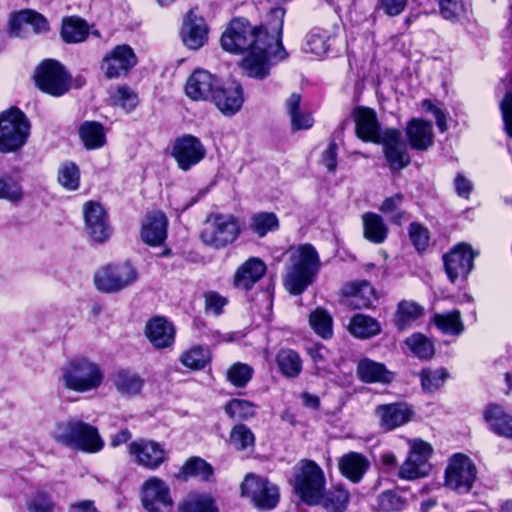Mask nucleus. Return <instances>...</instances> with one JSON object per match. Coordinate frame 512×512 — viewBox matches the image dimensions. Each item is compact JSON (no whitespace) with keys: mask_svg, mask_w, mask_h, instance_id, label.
Returning a JSON list of instances; mask_svg holds the SVG:
<instances>
[{"mask_svg":"<svg viewBox=\"0 0 512 512\" xmlns=\"http://www.w3.org/2000/svg\"><path fill=\"white\" fill-rule=\"evenodd\" d=\"M285 10L275 7L270 11L271 20L265 27H253L246 19H233L223 32L222 48L233 54L247 52L241 66L247 76L264 79L271 66L287 57L281 36Z\"/></svg>","mask_w":512,"mask_h":512,"instance_id":"f257e3e1","label":"nucleus"},{"mask_svg":"<svg viewBox=\"0 0 512 512\" xmlns=\"http://www.w3.org/2000/svg\"><path fill=\"white\" fill-rule=\"evenodd\" d=\"M321 268V260L315 247L300 244L288 250L283 284L293 295L301 294L316 279Z\"/></svg>","mask_w":512,"mask_h":512,"instance_id":"f03ea898","label":"nucleus"},{"mask_svg":"<svg viewBox=\"0 0 512 512\" xmlns=\"http://www.w3.org/2000/svg\"><path fill=\"white\" fill-rule=\"evenodd\" d=\"M104 381V371L99 363L86 357L75 356L61 367L58 383L64 389L77 393L97 390Z\"/></svg>","mask_w":512,"mask_h":512,"instance_id":"7ed1b4c3","label":"nucleus"},{"mask_svg":"<svg viewBox=\"0 0 512 512\" xmlns=\"http://www.w3.org/2000/svg\"><path fill=\"white\" fill-rule=\"evenodd\" d=\"M52 435L58 443L87 453L98 452L104 446L97 428L77 418L58 422Z\"/></svg>","mask_w":512,"mask_h":512,"instance_id":"20e7f679","label":"nucleus"},{"mask_svg":"<svg viewBox=\"0 0 512 512\" xmlns=\"http://www.w3.org/2000/svg\"><path fill=\"white\" fill-rule=\"evenodd\" d=\"M241 234V224L233 214L208 215L200 232V240L212 249L220 250L233 244Z\"/></svg>","mask_w":512,"mask_h":512,"instance_id":"39448f33","label":"nucleus"},{"mask_svg":"<svg viewBox=\"0 0 512 512\" xmlns=\"http://www.w3.org/2000/svg\"><path fill=\"white\" fill-rule=\"evenodd\" d=\"M291 483L299 498L309 504H318L326 486L322 468L309 459L300 460L293 468Z\"/></svg>","mask_w":512,"mask_h":512,"instance_id":"423d86ee","label":"nucleus"},{"mask_svg":"<svg viewBox=\"0 0 512 512\" xmlns=\"http://www.w3.org/2000/svg\"><path fill=\"white\" fill-rule=\"evenodd\" d=\"M30 122L18 108L0 114V152L9 153L25 145L30 135Z\"/></svg>","mask_w":512,"mask_h":512,"instance_id":"0eeeda50","label":"nucleus"},{"mask_svg":"<svg viewBox=\"0 0 512 512\" xmlns=\"http://www.w3.org/2000/svg\"><path fill=\"white\" fill-rule=\"evenodd\" d=\"M136 267L128 261L111 263L99 268L94 274V284L98 291L112 294L120 292L138 280Z\"/></svg>","mask_w":512,"mask_h":512,"instance_id":"6e6552de","label":"nucleus"},{"mask_svg":"<svg viewBox=\"0 0 512 512\" xmlns=\"http://www.w3.org/2000/svg\"><path fill=\"white\" fill-rule=\"evenodd\" d=\"M476 465L470 457L462 453L452 455L445 469V487L460 494L468 493L476 480Z\"/></svg>","mask_w":512,"mask_h":512,"instance_id":"1a4fd4ad","label":"nucleus"},{"mask_svg":"<svg viewBox=\"0 0 512 512\" xmlns=\"http://www.w3.org/2000/svg\"><path fill=\"white\" fill-rule=\"evenodd\" d=\"M35 82L41 91L59 97L69 91L71 76L62 64L49 59L38 66L35 73Z\"/></svg>","mask_w":512,"mask_h":512,"instance_id":"9d476101","label":"nucleus"},{"mask_svg":"<svg viewBox=\"0 0 512 512\" xmlns=\"http://www.w3.org/2000/svg\"><path fill=\"white\" fill-rule=\"evenodd\" d=\"M242 496L248 497L252 503L263 510L273 509L279 501V489L267 478L249 473L241 484Z\"/></svg>","mask_w":512,"mask_h":512,"instance_id":"9b49d317","label":"nucleus"},{"mask_svg":"<svg viewBox=\"0 0 512 512\" xmlns=\"http://www.w3.org/2000/svg\"><path fill=\"white\" fill-rule=\"evenodd\" d=\"M128 453L135 464L152 471L166 463L169 457L164 444L143 438L131 442Z\"/></svg>","mask_w":512,"mask_h":512,"instance_id":"f8f14e48","label":"nucleus"},{"mask_svg":"<svg viewBox=\"0 0 512 512\" xmlns=\"http://www.w3.org/2000/svg\"><path fill=\"white\" fill-rule=\"evenodd\" d=\"M136 64L134 50L127 44H121L105 54L100 67L106 78L116 79L127 75Z\"/></svg>","mask_w":512,"mask_h":512,"instance_id":"ddd939ff","label":"nucleus"},{"mask_svg":"<svg viewBox=\"0 0 512 512\" xmlns=\"http://www.w3.org/2000/svg\"><path fill=\"white\" fill-rule=\"evenodd\" d=\"M476 253L465 243L455 245L444 254L443 262L448 279L451 283L464 280L473 268Z\"/></svg>","mask_w":512,"mask_h":512,"instance_id":"4468645a","label":"nucleus"},{"mask_svg":"<svg viewBox=\"0 0 512 512\" xmlns=\"http://www.w3.org/2000/svg\"><path fill=\"white\" fill-rule=\"evenodd\" d=\"M83 216L85 231L94 242L103 243L110 238L112 228L107 213L100 203L86 202L83 206Z\"/></svg>","mask_w":512,"mask_h":512,"instance_id":"2eb2a0df","label":"nucleus"},{"mask_svg":"<svg viewBox=\"0 0 512 512\" xmlns=\"http://www.w3.org/2000/svg\"><path fill=\"white\" fill-rule=\"evenodd\" d=\"M141 501L148 512H164L172 506L170 489L164 480L149 477L141 488Z\"/></svg>","mask_w":512,"mask_h":512,"instance_id":"dca6fc26","label":"nucleus"},{"mask_svg":"<svg viewBox=\"0 0 512 512\" xmlns=\"http://www.w3.org/2000/svg\"><path fill=\"white\" fill-rule=\"evenodd\" d=\"M378 144L383 145V152L391 169L400 170L410 164L407 146L398 129L388 128L384 130Z\"/></svg>","mask_w":512,"mask_h":512,"instance_id":"f3484780","label":"nucleus"},{"mask_svg":"<svg viewBox=\"0 0 512 512\" xmlns=\"http://www.w3.org/2000/svg\"><path fill=\"white\" fill-rule=\"evenodd\" d=\"M172 155L179 168L187 171L204 159L206 149L197 137L187 134L175 140Z\"/></svg>","mask_w":512,"mask_h":512,"instance_id":"a211bd4d","label":"nucleus"},{"mask_svg":"<svg viewBox=\"0 0 512 512\" xmlns=\"http://www.w3.org/2000/svg\"><path fill=\"white\" fill-rule=\"evenodd\" d=\"M208 34L209 28L204 18L190 10L183 20L180 32L184 45L189 49L198 50L207 42Z\"/></svg>","mask_w":512,"mask_h":512,"instance_id":"6ab92c4d","label":"nucleus"},{"mask_svg":"<svg viewBox=\"0 0 512 512\" xmlns=\"http://www.w3.org/2000/svg\"><path fill=\"white\" fill-rule=\"evenodd\" d=\"M211 99L222 114L233 116L240 111L244 102L242 86L238 82L217 86Z\"/></svg>","mask_w":512,"mask_h":512,"instance_id":"aec40b11","label":"nucleus"},{"mask_svg":"<svg viewBox=\"0 0 512 512\" xmlns=\"http://www.w3.org/2000/svg\"><path fill=\"white\" fill-rule=\"evenodd\" d=\"M218 86L217 78L205 69H196L187 79L186 95L194 101H205L212 98Z\"/></svg>","mask_w":512,"mask_h":512,"instance_id":"412c9836","label":"nucleus"},{"mask_svg":"<svg viewBox=\"0 0 512 512\" xmlns=\"http://www.w3.org/2000/svg\"><path fill=\"white\" fill-rule=\"evenodd\" d=\"M352 116L357 137L365 142L379 143L382 133L375 111L367 107H357Z\"/></svg>","mask_w":512,"mask_h":512,"instance_id":"4be33fe9","label":"nucleus"},{"mask_svg":"<svg viewBox=\"0 0 512 512\" xmlns=\"http://www.w3.org/2000/svg\"><path fill=\"white\" fill-rule=\"evenodd\" d=\"M380 427L385 431H391L408 423L413 416L412 409L404 403H391L379 405L375 409Z\"/></svg>","mask_w":512,"mask_h":512,"instance_id":"5701e85b","label":"nucleus"},{"mask_svg":"<svg viewBox=\"0 0 512 512\" xmlns=\"http://www.w3.org/2000/svg\"><path fill=\"white\" fill-rule=\"evenodd\" d=\"M168 219L161 211L146 214L142 222L141 238L150 246L161 245L167 237Z\"/></svg>","mask_w":512,"mask_h":512,"instance_id":"b1692460","label":"nucleus"},{"mask_svg":"<svg viewBox=\"0 0 512 512\" xmlns=\"http://www.w3.org/2000/svg\"><path fill=\"white\" fill-rule=\"evenodd\" d=\"M145 336L156 349L169 348L175 340V328L166 318L154 317L145 326Z\"/></svg>","mask_w":512,"mask_h":512,"instance_id":"393cba45","label":"nucleus"},{"mask_svg":"<svg viewBox=\"0 0 512 512\" xmlns=\"http://www.w3.org/2000/svg\"><path fill=\"white\" fill-rule=\"evenodd\" d=\"M9 26L11 34L17 37H23L28 26H31L35 33H44L49 29L47 20L33 10L14 13L10 18Z\"/></svg>","mask_w":512,"mask_h":512,"instance_id":"a878e982","label":"nucleus"},{"mask_svg":"<svg viewBox=\"0 0 512 512\" xmlns=\"http://www.w3.org/2000/svg\"><path fill=\"white\" fill-rule=\"evenodd\" d=\"M265 273V263L260 258L251 257L237 268L233 278L234 286L241 290H250Z\"/></svg>","mask_w":512,"mask_h":512,"instance_id":"bb28decb","label":"nucleus"},{"mask_svg":"<svg viewBox=\"0 0 512 512\" xmlns=\"http://www.w3.org/2000/svg\"><path fill=\"white\" fill-rule=\"evenodd\" d=\"M341 475L352 483H359L370 468L368 458L359 452H348L338 460Z\"/></svg>","mask_w":512,"mask_h":512,"instance_id":"cd10ccee","label":"nucleus"},{"mask_svg":"<svg viewBox=\"0 0 512 512\" xmlns=\"http://www.w3.org/2000/svg\"><path fill=\"white\" fill-rule=\"evenodd\" d=\"M356 374L363 383L388 384L394 379V373L386 368L382 363L369 358H363L358 361Z\"/></svg>","mask_w":512,"mask_h":512,"instance_id":"c85d7f7f","label":"nucleus"},{"mask_svg":"<svg viewBox=\"0 0 512 512\" xmlns=\"http://www.w3.org/2000/svg\"><path fill=\"white\" fill-rule=\"evenodd\" d=\"M406 134L413 149L427 150L434 142L432 124L422 119H412L406 127Z\"/></svg>","mask_w":512,"mask_h":512,"instance_id":"c756f323","label":"nucleus"},{"mask_svg":"<svg viewBox=\"0 0 512 512\" xmlns=\"http://www.w3.org/2000/svg\"><path fill=\"white\" fill-rule=\"evenodd\" d=\"M344 296L345 304L353 309L368 308L376 299L375 290L367 281L346 286Z\"/></svg>","mask_w":512,"mask_h":512,"instance_id":"7c9ffc66","label":"nucleus"},{"mask_svg":"<svg viewBox=\"0 0 512 512\" xmlns=\"http://www.w3.org/2000/svg\"><path fill=\"white\" fill-rule=\"evenodd\" d=\"M490 429L496 434L512 438V415L497 404L490 405L484 414Z\"/></svg>","mask_w":512,"mask_h":512,"instance_id":"2f4dec72","label":"nucleus"},{"mask_svg":"<svg viewBox=\"0 0 512 512\" xmlns=\"http://www.w3.org/2000/svg\"><path fill=\"white\" fill-rule=\"evenodd\" d=\"M409 454L408 459L414 460L418 465V472L424 473L426 476L431 471L429 459L433 453L432 446L422 439L415 438L408 440Z\"/></svg>","mask_w":512,"mask_h":512,"instance_id":"473e14b6","label":"nucleus"},{"mask_svg":"<svg viewBox=\"0 0 512 512\" xmlns=\"http://www.w3.org/2000/svg\"><path fill=\"white\" fill-rule=\"evenodd\" d=\"M20 176L11 173L0 174V200L18 204L24 199Z\"/></svg>","mask_w":512,"mask_h":512,"instance_id":"72a5a7b5","label":"nucleus"},{"mask_svg":"<svg viewBox=\"0 0 512 512\" xmlns=\"http://www.w3.org/2000/svg\"><path fill=\"white\" fill-rule=\"evenodd\" d=\"M350 495L343 486H333L323 491L317 505H321L328 512H343L348 506Z\"/></svg>","mask_w":512,"mask_h":512,"instance_id":"f704fd0d","label":"nucleus"},{"mask_svg":"<svg viewBox=\"0 0 512 512\" xmlns=\"http://www.w3.org/2000/svg\"><path fill=\"white\" fill-rule=\"evenodd\" d=\"M431 322L446 335L458 336L464 331V324L459 310L435 313Z\"/></svg>","mask_w":512,"mask_h":512,"instance_id":"c9c22d12","label":"nucleus"},{"mask_svg":"<svg viewBox=\"0 0 512 512\" xmlns=\"http://www.w3.org/2000/svg\"><path fill=\"white\" fill-rule=\"evenodd\" d=\"M301 96L292 93L286 100V109L290 116L293 130H305L313 126L314 120L310 113L300 109Z\"/></svg>","mask_w":512,"mask_h":512,"instance_id":"e433bc0d","label":"nucleus"},{"mask_svg":"<svg viewBox=\"0 0 512 512\" xmlns=\"http://www.w3.org/2000/svg\"><path fill=\"white\" fill-rule=\"evenodd\" d=\"M79 136L89 150L101 148L106 143L104 127L95 121L84 122L79 128Z\"/></svg>","mask_w":512,"mask_h":512,"instance_id":"4c0bfd02","label":"nucleus"},{"mask_svg":"<svg viewBox=\"0 0 512 512\" xmlns=\"http://www.w3.org/2000/svg\"><path fill=\"white\" fill-rule=\"evenodd\" d=\"M364 237L374 243L380 244L385 241L388 235V229L381 218L375 213H365L362 216Z\"/></svg>","mask_w":512,"mask_h":512,"instance_id":"58836bf2","label":"nucleus"},{"mask_svg":"<svg viewBox=\"0 0 512 512\" xmlns=\"http://www.w3.org/2000/svg\"><path fill=\"white\" fill-rule=\"evenodd\" d=\"M144 380L136 373L129 370H120L114 376V385L117 391L127 397L140 393Z\"/></svg>","mask_w":512,"mask_h":512,"instance_id":"ea45409f","label":"nucleus"},{"mask_svg":"<svg viewBox=\"0 0 512 512\" xmlns=\"http://www.w3.org/2000/svg\"><path fill=\"white\" fill-rule=\"evenodd\" d=\"M424 312V308L413 301H401L398 304L394 323L398 330H405L419 319Z\"/></svg>","mask_w":512,"mask_h":512,"instance_id":"a19ab883","label":"nucleus"},{"mask_svg":"<svg viewBox=\"0 0 512 512\" xmlns=\"http://www.w3.org/2000/svg\"><path fill=\"white\" fill-rule=\"evenodd\" d=\"M89 34V27L85 21L77 17H69L63 20L61 36L69 44L85 41Z\"/></svg>","mask_w":512,"mask_h":512,"instance_id":"79ce46f5","label":"nucleus"},{"mask_svg":"<svg viewBox=\"0 0 512 512\" xmlns=\"http://www.w3.org/2000/svg\"><path fill=\"white\" fill-rule=\"evenodd\" d=\"M276 363L280 372L288 378H295L302 371V360L292 349L280 350L276 355Z\"/></svg>","mask_w":512,"mask_h":512,"instance_id":"37998d69","label":"nucleus"},{"mask_svg":"<svg viewBox=\"0 0 512 512\" xmlns=\"http://www.w3.org/2000/svg\"><path fill=\"white\" fill-rule=\"evenodd\" d=\"M349 330L355 337L367 339L379 334L381 328L377 320L363 314H356L350 321Z\"/></svg>","mask_w":512,"mask_h":512,"instance_id":"c03bdc74","label":"nucleus"},{"mask_svg":"<svg viewBox=\"0 0 512 512\" xmlns=\"http://www.w3.org/2000/svg\"><path fill=\"white\" fill-rule=\"evenodd\" d=\"M25 504L29 512H58L60 509L52 496L43 489H37L26 499Z\"/></svg>","mask_w":512,"mask_h":512,"instance_id":"a18cd8bd","label":"nucleus"},{"mask_svg":"<svg viewBox=\"0 0 512 512\" xmlns=\"http://www.w3.org/2000/svg\"><path fill=\"white\" fill-rule=\"evenodd\" d=\"M331 47V35L325 30H313L307 36L305 51L323 57Z\"/></svg>","mask_w":512,"mask_h":512,"instance_id":"49530a36","label":"nucleus"},{"mask_svg":"<svg viewBox=\"0 0 512 512\" xmlns=\"http://www.w3.org/2000/svg\"><path fill=\"white\" fill-rule=\"evenodd\" d=\"M258 406L245 399H231L224 407L226 414L232 419L248 420L257 413Z\"/></svg>","mask_w":512,"mask_h":512,"instance_id":"de8ad7c7","label":"nucleus"},{"mask_svg":"<svg viewBox=\"0 0 512 512\" xmlns=\"http://www.w3.org/2000/svg\"><path fill=\"white\" fill-rule=\"evenodd\" d=\"M409 351L420 359H429L434 355L433 342L422 333H414L405 340Z\"/></svg>","mask_w":512,"mask_h":512,"instance_id":"09e8293b","label":"nucleus"},{"mask_svg":"<svg viewBox=\"0 0 512 512\" xmlns=\"http://www.w3.org/2000/svg\"><path fill=\"white\" fill-rule=\"evenodd\" d=\"M279 220L272 212H259L252 216L250 228L259 237H264L268 232L278 229Z\"/></svg>","mask_w":512,"mask_h":512,"instance_id":"8fccbe9b","label":"nucleus"},{"mask_svg":"<svg viewBox=\"0 0 512 512\" xmlns=\"http://www.w3.org/2000/svg\"><path fill=\"white\" fill-rule=\"evenodd\" d=\"M253 374L254 369L250 365L237 362L228 368L226 372V378L227 381L234 387L243 388L252 379Z\"/></svg>","mask_w":512,"mask_h":512,"instance_id":"3c124183","label":"nucleus"},{"mask_svg":"<svg viewBox=\"0 0 512 512\" xmlns=\"http://www.w3.org/2000/svg\"><path fill=\"white\" fill-rule=\"evenodd\" d=\"M309 324L316 334L324 339L332 336V317L322 309H315L309 317Z\"/></svg>","mask_w":512,"mask_h":512,"instance_id":"603ef678","label":"nucleus"},{"mask_svg":"<svg viewBox=\"0 0 512 512\" xmlns=\"http://www.w3.org/2000/svg\"><path fill=\"white\" fill-rule=\"evenodd\" d=\"M209 360V351L200 346L192 347L180 356V362L185 367L193 370L203 369Z\"/></svg>","mask_w":512,"mask_h":512,"instance_id":"864d4df0","label":"nucleus"},{"mask_svg":"<svg viewBox=\"0 0 512 512\" xmlns=\"http://www.w3.org/2000/svg\"><path fill=\"white\" fill-rule=\"evenodd\" d=\"M229 441L236 450H246L254 447L255 436L248 426L237 424L230 432Z\"/></svg>","mask_w":512,"mask_h":512,"instance_id":"5fc2aeb1","label":"nucleus"},{"mask_svg":"<svg viewBox=\"0 0 512 512\" xmlns=\"http://www.w3.org/2000/svg\"><path fill=\"white\" fill-rule=\"evenodd\" d=\"M58 182L68 191H75L80 184V171L73 162L63 163L58 170Z\"/></svg>","mask_w":512,"mask_h":512,"instance_id":"6e6d98bb","label":"nucleus"},{"mask_svg":"<svg viewBox=\"0 0 512 512\" xmlns=\"http://www.w3.org/2000/svg\"><path fill=\"white\" fill-rule=\"evenodd\" d=\"M114 106L120 107L126 112L132 111L138 104L137 95L127 86H119L111 95Z\"/></svg>","mask_w":512,"mask_h":512,"instance_id":"4d7b16f0","label":"nucleus"},{"mask_svg":"<svg viewBox=\"0 0 512 512\" xmlns=\"http://www.w3.org/2000/svg\"><path fill=\"white\" fill-rule=\"evenodd\" d=\"M212 473L213 469L210 464L199 457L190 458L182 467V474L185 477L196 476L208 480Z\"/></svg>","mask_w":512,"mask_h":512,"instance_id":"13d9d810","label":"nucleus"},{"mask_svg":"<svg viewBox=\"0 0 512 512\" xmlns=\"http://www.w3.org/2000/svg\"><path fill=\"white\" fill-rule=\"evenodd\" d=\"M422 387L425 391L433 392L439 389L448 377L445 369H423L420 373Z\"/></svg>","mask_w":512,"mask_h":512,"instance_id":"bf43d9fd","label":"nucleus"},{"mask_svg":"<svg viewBox=\"0 0 512 512\" xmlns=\"http://www.w3.org/2000/svg\"><path fill=\"white\" fill-rule=\"evenodd\" d=\"M405 500L396 492L388 490L377 498V508L383 512L400 511L405 507Z\"/></svg>","mask_w":512,"mask_h":512,"instance_id":"052dcab7","label":"nucleus"},{"mask_svg":"<svg viewBox=\"0 0 512 512\" xmlns=\"http://www.w3.org/2000/svg\"><path fill=\"white\" fill-rule=\"evenodd\" d=\"M179 512H217L214 502L207 496L191 497L183 502L178 509Z\"/></svg>","mask_w":512,"mask_h":512,"instance_id":"680f3d73","label":"nucleus"},{"mask_svg":"<svg viewBox=\"0 0 512 512\" xmlns=\"http://www.w3.org/2000/svg\"><path fill=\"white\" fill-rule=\"evenodd\" d=\"M409 237L417 251L427 249L430 243L429 230L420 223L413 222L409 225Z\"/></svg>","mask_w":512,"mask_h":512,"instance_id":"e2e57ef3","label":"nucleus"},{"mask_svg":"<svg viewBox=\"0 0 512 512\" xmlns=\"http://www.w3.org/2000/svg\"><path fill=\"white\" fill-rule=\"evenodd\" d=\"M204 299L206 311L216 316L222 314L223 308L228 304V299L215 291L206 292Z\"/></svg>","mask_w":512,"mask_h":512,"instance_id":"0e129e2a","label":"nucleus"},{"mask_svg":"<svg viewBox=\"0 0 512 512\" xmlns=\"http://www.w3.org/2000/svg\"><path fill=\"white\" fill-rule=\"evenodd\" d=\"M440 13L446 20H456L464 11L460 0H439Z\"/></svg>","mask_w":512,"mask_h":512,"instance_id":"69168bd1","label":"nucleus"},{"mask_svg":"<svg viewBox=\"0 0 512 512\" xmlns=\"http://www.w3.org/2000/svg\"><path fill=\"white\" fill-rule=\"evenodd\" d=\"M398 476L404 480H416L426 477L424 473L418 472V465L414 460L406 458L399 468Z\"/></svg>","mask_w":512,"mask_h":512,"instance_id":"338daca9","label":"nucleus"},{"mask_svg":"<svg viewBox=\"0 0 512 512\" xmlns=\"http://www.w3.org/2000/svg\"><path fill=\"white\" fill-rule=\"evenodd\" d=\"M500 110L504 122V129L512 138V93H507L500 102Z\"/></svg>","mask_w":512,"mask_h":512,"instance_id":"774afa93","label":"nucleus"}]
</instances>
